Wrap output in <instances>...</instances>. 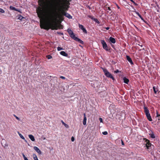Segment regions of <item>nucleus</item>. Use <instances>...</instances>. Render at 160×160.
I'll list each match as a JSON object with an SVG mask.
<instances>
[{
  "label": "nucleus",
  "mask_w": 160,
  "mask_h": 160,
  "mask_svg": "<svg viewBox=\"0 0 160 160\" xmlns=\"http://www.w3.org/2000/svg\"><path fill=\"white\" fill-rule=\"evenodd\" d=\"M71 0H57L48 6L43 0H39V7L36 9L40 19V25L42 28L48 30L57 29L56 24L59 20L62 19L63 16L72 18V17L65 12L69 8Z\"/></svg>",
  "instance_id": "obj_1"
},
{
  "label": "nucleus",
  "mask_w": 160,
  "mask_h": 160,
  "mask_svg": "<svg viewBox=\"0 0 160 160\" xmlns=\"http://www.w3.org/2000/svg\"><path fill=\"white\" fill-rule=\"evenodd\" d=\"M67 31L68 32L70 37L74 40L78 41L80 42L81 43H83V42L81 40L76 37L73 31L70 29H68Z\"/></svg>",
  "instance_id": "obj_2"
},
{
  "label": "nucleus",
  "mask_w": 160,
  "mask_h": 160,
  "mask_svg": "<svg viewBox=\"0 0 160 160\" xmlns=\"http://www.w3.org/2000/svg\"><path fill=\"white\" fill-rule=\"evenodd\" d=\"M144 112L145 113V114L146 116L147 119L149 121H152V120L150 114L149 110L146 107H144Z\"/></svg>",
  "instance_id": "obj_3"
},
{
  "label": "nucleus",
  "mask_w": 160,
  "mask_h": 160,
  "mask_svg": "<svg viewBox=\"0 0 160 160\" xmlns=\"http://www.w3.org/2000/svg\"><path fill=\"white\" fill-rule=\"evenodd\" d=\"M102 69L104 72V74L107 77L109 78H112L113 80H114V78L112 75L109 72H108L106 69L102 68Z\"/></svg>",
  "instance_id": "obj_4"
},
{
  "label": "nucleus",
  "mask_w": 160,
  "mask_h": 160,
  "mask_svg": "<svg viewBox=\"0 0 160 160\" xmlns=\"http://www.w3.org/2000/svg\"><path fill=\"white\" fill-rule=\"evenodd\" d=\"M101 42L103 48L107 51L108 50V48L107 45L105 41L103 40H102L101 41Z\"/></svg>",
  "instance_id": "obj_5"
},
{
  "label": "nucleus",
  "mask_w": 160,
  "mask_h": 160,
  "mask_svg": "<svg viewBox=\"0 0 160 160\" xmlns=\"http://www.w3.org/2000/svg\"><path fill=\"white\" fill-rule=\"evenodd\" d=\"M33 148L40 155L42 154L41 151L37 147L34 146Z\"/></svg>",
  "instance_id": "obj_6"
},
{
  "label": "nucleus",
  "mask_w": 160,
  "mask_h": 160,
  "mask_svg": "<svg viewBox=\"0 0 160 160\" xmlns=\"http://www.w3.org/2000/svg\"><path fill=\"white\" fill-rule=\"evenodd\" d=\"M149 134L151 138H155L154 132L152 131H149Z\"/></svg>",
  "instance_id": "obj_7"
},
{
  "label": "nucleus",
  "mask_w": 160,
  "mask_h": 160,
  "mask_svg": "<svg viewBox=\"0 0 160 160\" xmlns=\"http://www.w3.org/2000/svg\"><path fill=\"white\" fill-rule=\"evenodd\" d=\"M126 58H127V60L128 61V62H129L131 64H132V65L133 64V62L131 58L128 56H127Z\"/></svg>",
  "instance_id": "obj_8"
},
{
  "label": "nucleus",
  "mask_w": 160,
  "mask_h": 160,
  "mask_svg": "<svg viewBox=\"0 0 160 160\" xmlns=\"http://www.w3.org/2000/svg\"><path fill=\"white\" fill-rule=\"evenodd\" d=\"M84 119L83 122V124L84 125H86V124L87 118L85 113L83 114Z\"/></svg>",
  "instance_id": "obj_9"
},
{
  "label": "nucleus",
  "mask_w": 160,
  "mask_h": 160,
  "mask_svg": "<svg viewBox=\"0 0 160 160\" xmlns=\"http://www.w3.org/2000/svg\"><path fill=\"white\" fill-rule=\"evenodd\" d=\"M28 137H29V138L31 140V141H33V142L35 141V139L34 138L32 135H31V134L29 135H28Z\"/></svg>",
  "instance_id": "obj_10"
},
{
  "label": "nucleus",
  "mask_w": 160,
  "mask_h": 160,
  "mask_svg": "<svg viewBox=\"0 0 160 160\" xmlns=\"http://www.w3.org/2000/svg\"><path fill=\"white\" fill-rule=\"evenodd\" d=\"M109 40L111 42L113 43H115L116 42L115 39L112 37H110L109 38Z\"/></svg>",
  "instance_id": "obj_11"
},
{
  "label": "nucleus",
  "mask_w": 160,
  "mask_h": 160,
  "mask_svg": "<svg viewBox=\"0 0 160 160\" xmlns=\"http://www.w3.org/2000/svg\"><path fill=\"white\" fill-rule=\"evenodd\" d=\"M60 54L61 55L63 56H67L68 55V54L67 53H66L64 51H61L60 52Z\"/></svg>",
  "instance_id": "obj_12"
},
{
  "label": "nucleus",
  "mask_w": 160,
  "mask_h": 160,
  "mask_svg": "<svg viewBox=\"0 0 160 160\" xmlns=\"http://www.w3.org/2000/svg\"><path fill=\"white\" fill-rule=\"evenodd\" d=\"M9 8H10V9L11 10H14V11H17L19 12V10L17 9L16 8H15V7H14L12 6H10L9 7Z\"/></svg>",
  "instance_id": "obj_13"
},
{
  "label": "nucleus",
  "mask_w": 160,
  "mask_h": 160,
  "mask_svg": "<svg viewBox=\"0 0 160 160\" xmlns=\"http://www.w3.org/2000/svg\"><path fill=\"white\" fill-rule=\"evenodd\" d=\"M148 142H147L146 146L147 147V149H148L151 146V144L149 142L148 140H147Z\"/></svg>",
  "instance_id": "obj_14"
},
{
  "label": "nucleus",
  "mask_w": 160,
  "mask_h": 160,
  "mask_svg": "<svg viewBox=\"0 0 160 160\" xmlns=\"http://www.w3.org/2000/svg\"><path fill=\"white\" fill-rule=\"evenodd\" d=\"M18 133L20 137L22 139L25 140V141H26V140L25 139L24 137L20 133H19V132H18Z\"/></svg>",
  "instance_id": "obj_15"
},
{
  "label": "nucleus",
  "mask_w": 160,
  "mask_h": 160,
  "mask_svg": "<svg viewBox=\"0 0 160 160\" xmlns=\"http://www.w3.org/2000/svg\"><path fill=\"white\" fill-rule=\"evenodd\" d=\"M123 80L124 82L126 83H127V84L128 83V82H129V80L128 79L126 78L125 77H124L123 78Z\"/></svg>",
  "instance_id": "obj_16"
},
{
  "label": "nucleus",
  "mask_w": 160,
  "mask_h": 160,
  "mask_svg": "<svg viewBox=\"0 0 160 160\" xmlns=\"http://www.w3.org/2000/svg\"><path fill=\"white\" fill-rule=\"evenodd\" d=\"M61 122L62 123L64 126L66 128H68L69 126L67 124L65 123L63 121H61Z\"/></svg>",
  "instance_id": "obj_17"
},
{
  "label": "nucleus",
  "mask_w": 160,
  "mask_h": 160,
  "mask_svg": "<svg viewBox=\"0 0 160 160\" xmlns=\"http://www.w3.org/2000/svg\"><path fill=\"white\" fill-rule=\"evenodd\" d=\"M33 157L34 160H38L37 155L35 154H33Z\"/></svg>",
  "instance_id": "obj_18"
},
{
  "label": "nucleus",
  "mask_w": 160,
  "mask_h": 160,
  "mask_svg": "<svg viewBox=\"0 0 160 160\" xmlns=\"http://www.w3.org/2000/svg\"><path fill=\"white\" fill-rule=\"evenodd\" d=\"M153 89L154 92L155 93H156L157 91V89H156L155 87H153Z\"/></svg>",
  "instance_id": "obj_19"
},
{
  "label": "nucleus",
  "mask_w": 160,
  "mask_h": 160,
  "mask_svg": "<svg viewBox=\"0 0 160 160\" xmlns=\"http://www.w3.org/2000/svg\"><path fill=\"white\" fill-rule=\"evenodd\" d=\"M79 27L80 28L81 30H82L83 28H84V27L83 25H81L80 24H79Z\"/></svg>",
  "instance_id": "obj_20"
},
{
  "label": "nucleus",
  "mask_w": 160,
  "mask_h": 160,
  "mask_svg": "<svg viewBox=\"0 0 160 160\" xmlns=\"http://www.w3.org/2000/svg\"><path fill=\"white\" fill-rule=\"evenodd\" d=\"M0 12L2 13H4L5 12V11L2 9L0 8Z\"/></svg>",
  "instance_id": "obj_21"
},
{
  "label": "nucleus",
  "mask_w": 160,
  "mask_h": 160,
  "mask_svg": "<svg viewBox=\"0 0 160 160\" xmlns=\"http://www.w3.org/2000/svg\"><path fill=\"white\" fill-rule=\"evenodd\" d=\"M82 30L83 31V32L86 33H87V31H86V29L84 28H83Z\"/></svg>",
  "instance_id": "obj_22"
},
{
  "label": "nucleus",
  "mask_w": 160,
  "mask_h": 160,
  "mask_svg": "<svg viewBox=\"0 0 160 160\" xmlns=\"http://www.w3.org/2000/svg\"><path fill=\"white\" fill-rule=\"evenodd\" d=\"M22 156L24 160H29L27 159V158L23 154H22Z\"/></svg>",
  "instance_id": "obj_23"
},
{
  "label": "nucleus",
  "mask_w": 160,
  "mask_h": 160,
  "mask_svg": "<svg viewBox=\"0 0 160 160\" xmlns=\"http://www.w3.org/2000/svg\"><path fill=\"white\" fill-rule=\"evenodd\" d=\"M57 49L58 51H59L61 50H63V49L62 48H61L60 47H58L57 48Z\"/></svg>",
  "instance_id": "obj_24"
},
{
  "label": "nucleus",
  "mask_w": 160,
  "mask_h": 160,
  "mask_svg": "<svg viewBox=\"0 0 160 160\" xmlns=\"http://www.w3.org/2000/svg\"><path fill=\"white\" fill-rule=\"evenodd\" d=\"M102 133L104 135H107L108 134V132L107 131H105V132H102Z\"/></svg>",
  "instance_id": "obj_25"
},
{
  "label": "nucleus",
  "mask_w": 160,
  "mask_h": 160,
  "mask_svg": "<svg viewBox=\"0 0 160 160\" xmlns=\"http://www.w3.org/2000/svg\"><path fill=\"white\" fill-rule=\"evenodd\" d=\"M15 117V118H16V119H17L18 120H19V121H20V118L18 117L16 115H13Z\"/></svg>",
  "instance_id": "obj_26"
},
{
  "label": "nucleus",
  "mask_w": 160,
  "mask_h": 160,
  "mask_svg": "<svg viewBox=\"0 0 160 160\" xmlns=\"http://www.w3.org/2000/svg\"><path fill=\"white\" fill-rule=\"evenodd\" d=\"M22 18H23V17L21 16H19L18 18V19L20 20H22Z\"/></svg>",
  "instance_id": "obj_27"
},
{
  "label": "nucleus",
  "mask_w": 160,
  "mask_h": 160,
  "mask_svg": "<svg viewBox=\"0 0 160 160\" xmlns=\"http://www.w3.org/2000/svg\"><path fill=\"white\" fill-rule=\"evenodd\" d=\"M47 58L48 59H51L52 58V57L50 55H48L47 56Z\"/></svg>",
  "instance_id": "obj_28"
},
{
  "label": "nucleus",
  "mask_w": 160,
  "mask_h": 160,
  "mask_svg": "<svg viewBox=\"0 0 160 160\" xmlns=\"http://www.w3.org/2000/svg\"><path fill=\"white\" fill-rule=\"evenodd\" d=\"M135 12L136 13V14H137L139 17H141V15L139 14V13L136 11H135Z\"/></svg>",
  "instance_id": "obj_29"
},
{
  "label": "nucleus",
  "mask_w": 160,
  "mask_h": 160,
  "mask_svg": "<svg viewBox=\"0 0 160 160\" xmlns=\"http://www.w3.org/2000/svg\"><path fill=\"white\" fill-rule=\"evenodd\" d=\"M60 78H62V79H65V78L64 77H63V76H61Z\"/></svg>",
  "instance_id": "obj_30"
},
{
  "label": "nucleus",
  "mask_w": 160,
  "mask_h": 160,
  "mask_svg": "<svg viewBox=\"0 0 160 160\" xmlns=\"http://www.w3.org/2000/svg\"><path fill=\"white\" fill-rule=\"evenodd\" d=\"M99 120L101 122H102V119L101 118H99Z\"/></svg>",
  "instance_id": "obj_31"
},
{
  "label": "nucleus",
  "mask_w": 160,
  "mask_h": 160,
  "mask_svg": "<svg viewBox=\"0 0 160 160\" xmlns=\"http://www.w3.org/2000/svg\"><path fill=\"white\" fill-rule=\"evenodd\" d=\"M57 33H58V34H60V35H63V33H62V32H58Z\"/></svg>",
  "instance_id": "obj_32"
},
{
  "label": "nucleus",
  "mask_w": 160,
  "mask_h": 160,
  "mask_svg": "<svg viewBox=\"0 0 160 160\" xmlns=\"http://www.w3.org/2000/svg\"><path fill=\"white\" fill-rule=\"evenodd\" d=\"M74 140V138L72 137L71 138V141H72V142H73Z\"/></svg>",
  "instance_id": "obj_33"
},
{
  "label": "nucleus",
  "mask_w": 160,
  "mask_h": 160,
  "mask_svg": "<svg viewBox=\"0 0 160 160\" xmlns=\"http://www.w3.org/2000/svg\"><path fill=\"white\" fill-rule=\"evenodd\" d=\"M114 72L115 73H117L119 72V71L118 70H117L114 71Z\"/></svg>",
  "instance_id": "obj_34"
},
{
  "label": "nucleus",
  "mask_w": 160,
  "mask_h": 160,
  "mask_svg": "<svg viewBox=\"0 0 160 160\" xmlns=\"http://www.w3.org/2000/svg\"><path fill=\"white\" fill-rule=\"evenodd\" d=\"M160 116V114H158V112H157V117H159Z\"/></svg>",
  "instance_id": "obj_35"
},
{
  "label": "nucleus",
  "mask_w": 160,
  "mask_h": 160,
  "mask_svg": "<svg viewBox=\"0 0 160 160\" xmlns=\"http://www.w3.org/2000/svg\"><path fill=\"white\" fill-rule=\"evenodd\" d=\"M141 19L142 20H143V18L141 16V17H140Z\"/></svg>",
  "instance_id": "obj_36"
},
{
  "label": "nucleus",
  "mask_w": 160,
  "mask_h": 160,
  "mask_svg": "<svg viewBox=\"0 0 160 160\" xmlns=\"http://www.w3.org/2000/svg\"><path fill=\"white\" fill-rule=\"evenodd\" d=\"M108 10H109L110 11L111 10L110 8L109 7H108Z\"/></svg>",
  "instance_id": "obj_37"
},
{
  "label": "nucleus",
  "mask_w": 160,
  "mask_h": 160,
  "mask_svg": "<svg viewBox=\"0 0 160 160\" xmlns=\"http://www.w3.org/2000/svg\"><path fill=\"white\" fill-rule=\"evenodd\" d=\"M106 28L107 30H108L109 29V27H107V28Z\"/></svg>",
  "instance_id": "obj_38"
},
{
  "label": "nucleus",
  "mask_w": 160,
  "mask_h": 160,
  "mask_svg": "<svg viewBox=\"0 0 160 160\" xmlns=\"http://www.w3.org/2000/svg\"><path fill=\"white\" fill-rule=\"evenodd\" d=\"M7 146H8V145H6V144H5V146H4V147L5 148V147H7Z\"/></svg>",
  "instance_id": "obj_39"
},
{
  "label": "nucleus",
  "mask_w": 160,
  "mask_h": 160,
  "mask_svg": "<svg viewBox=\"0 0 160 160\" xmlns=\"http://www.w3.org/2000/svg\"><path fill=\"white\" fill-rule=\"evenodd\" d=\"M132 2H133L134 3H135V2H134L133 1V0H130Z\"/></svg>",
  "instance_id": "obj_40"
},
{
  "label": "nucleus",
  "mask_w": 160,
  "mask_h": 160,
  "mask_svg": "<svg viewBox=\"0 0 160 160\" xmlns=\"http://www.w3.org/2000/svg\"><path fill=\"white\" fill-rule=\"evenodd\" d=\"M122 145H124L123 142L122 141Z\"/></svg>",
  "instance_id": "obj_41"
},
{
  "label": "nucleus",
  "mask_w": 160,
  "mask_h": 160,
  "mask_svg": "<svg viewBox=\"0 0 160 160\" xmlns=\"http://www.w3.org/2000/svg\"><path fill=\"white\" fill-rule=\"evenodd\" d=\"M43 140H45V139H46L45 138V137H44V138H43Z\"/></svg>",
  "instance_id": "obj_42"
},
{
  "label": "nucleus",
  "mask_w": 160,
  "mask_h": 160,
  "mask_svg": "<svg viewBox=\"0 0 160 160\" xmlns=\"http://www.w3.org/2000/svg\"><path fill=\"white\" fill-rule=\"evenodd\" d=\"M158 120H160V118H159V117H158Z\"/></svg>",
  "instance_id": "obj_43"
},
{
  "label": "nucleus",
  "mask_w": 160,
  "mask_h": 160,
  "mask_svg": "<svg viewBox=\"0 0 160 160\" xmlns=\"http://www.w3.org/2000/svg\"><path fill=\"white\" fill-rule=\"evenodd\" d=\"M118 8H119L118 6Z\"/></svg>",
  "instance_id": "obj_44"
}]
</instances>
